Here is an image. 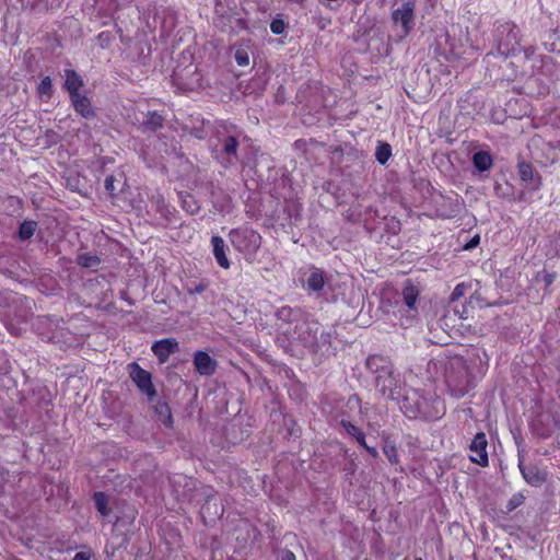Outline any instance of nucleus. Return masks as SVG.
I'll list each match as a JSON object with an SVG mask.
<instances>
[{
    "instance_id": "c756f323",
    "label": "nucleus",
    "mask_w": 560,
    "mask_h": 560,
    "mask_svg": "<svg viewBox=\"0 0 560 560\" xmlns=\"http://www.w3.org/2000/svg\"><path fill=\"white\" fill-rule=\"evenodd\" d=\"M163 124V117L158 114L156 112H152L148 114L145 125L150 127L151 129H156L161 127Z\"/></svg>"
},
{
    "instance_id": "2f4dec72",
    "label": "nucleus",
    "mask_w": 560,
    "mask_h": 560,
    "mask_svg": "<svg viewBox=\"0 0 560 560\" xmlns=\"http://www.w3.org/2000/svg\"><path fill=\"white\" fill-rule=\"evenodd\" d=\"M270 30L276 35H281L285 31V23L282 19H273L270 23Z\"/></svg>"
},
{
    "instance_id": "72a5a7b5",
    "label": "nucleus",
    "mask_w": 560,
    "mask_h": 560,
    "mask_svg": "<svg viewBox=\"0 0 560 560\" xmlns=\"http://www.w3.org/2000/svg\"><path fill=\"white\" fill-rule=\"evenodd\" d=\"M466 289H467V287L464 283H458L454 288V290L450 296V302L454 303V302L458 301L465 294Z\"/></svg>"
},
{
    "instance_id": "603ef678",
    "label": "nucleus",
    "mask_w": 560,
    "mask_h": 560,
    "mask_svg": "<svg viewBox=\"0 0 560 560\" xmlns=\"http://www.w3.org/2000/svg\"><path fill=\"white\" fill-rule=\"evenodd\" d=\"M416 560H422L421 558H417Z\"/></svg>"
},
{
    "instance_id": "8fccbe9b",
    "label": "nucleus",
    "mask_w": 560,
    "mask_h": 560,
    "mask_svg": "<svg viewBox=\"0 0 560 560\" xmlns=\"http://www.w3.org/2000/svg\"><path fill=\"white\" fill-rule=\"evenodd\" d=\"M529 50H530L529 48H528V49H525V52H526V55H527V56H528V55H530V51H529Z\"/></svg>"
},
{
    "instance_id": "58836bf2",
    "label": "nucleus",
    "mask_w": 560,
    "mask_h": 560,
    "mask_svg": "<svg viewBox=\"0 0 560 560\" xmlns=\"http://www.w3.org/2000/svg\"><path fill=\"white\" fill-rule=\"evenodd\" d=\"M105 188L107 191L113 192L115 190L114 178L112 176L106 177Z\"/></svg>"
},
{
    "instance_id": "49530a36",
    "label": "nucleus",
    "mask_w": 560,
    "mask_h": 560,
    "mask_svg": "<svg viewBox=\"0 0 560 560\" xmlns=\"http://www.w3.org/2000/svg\"><path fill=\"white\" fill-rule=\"evenodd\" d=\"M202 290H203V288H202V287H197V288H196V290H195V292L200 293Z\"/></svg>"
},
{
    "instance_id": "ea45409f",
    "label": "nucleus",
    "mask_w": 560,
    "mask_h": 560,
    "mask_svg": "<svg viewBox=\"0 0 560 560\" xmlns=\"http://www.w3.org/2000/svg\"><path fill=\"white\" fill-rule=\"evenodd\" d=\"M90 553L88 552H78L74 555L72 560H90Z\"/></svg>"
},
{
    "instance_id": "423d86ee",
    "label": "nucleus",
    "mask_w": 560,
    "mask_h": 560,
    "mask_svg": "<svg viewBox=\"0 0 560 560\" xmlns=\"http://www.w3.org/2000/svg\"><path fill=\"white\" fill-rule=\"evenodd\" d=\"M416 1L407 0L392 13L395 25L401 27L402 36H407L415 27Z\"/></svg>"
},
{
    "instance_id": "e433bc0d",
    "label": "nucleus",
    "mask_w": 560,
    "mask_h": 560,
    "mask_svg": "<svg viewBox=\"0 0 560 560\" xmlns=\"http://www.w3.org/2000/svg\"><path fill=\"white\" fill-rule=\"evenodd\" d=\"M480 243V236L478 234H476L475 236H472L470 238L469 242H467L465 245H464V249L465 250H470L475 247H477Z\"/></svg>"
},
{
    "instance_id": "9d476101",
    "label": "nucleus",
    "mask_w": 560,
    "mask_h": 560,
    "mask_svg": "<svg viewBox=\"0 0 560 560\" xmlns=\"http://www.w3.org/2000/svg\"><path fill=\"white\" fill-rule=\"evenodd\" d=\"M520 179L532 190H538L541 186V176L528 162L522 160L517 163Z\"/></svg>"
},
{
    "instance_id": "1a4fd4ad",
    "label": "nucleus",
    "mask_w": 560,
    "mask_h": 560,
    "mask_svg": "<svg viewBox=\"0 0 560 560\" xmlns=\"http://www.w3.org/2000/svg\"><path fill=\"white\" fill-rule=\"evenodd\" d=\"M487 438L483 432H478L472 439L469 450L472 453L470 455V460L480 465L481 467H486L489 464L488 453H487Z\"/></svg>"
},
{
    "instance_id": "412c9836",
    "label": "nucleus",
    "mask_w": 560,
    "mask_h": 560,
    "mask_svg": "<svg viewBox=\"0 0 560 560\" xmlns=\"http://www.w3.org/2000/svg\"><path fill=\"white\" fill-rule=\"evenodd\" d=\"M392 156V147L387 142L378 141L375 150V159L381 165H385Z\"/></svg>"
},
{
    "instance_id": "cd10ccee",
    "label": "nucleus",
    "mask_w": 560,
    "mask_h": 560,
    "mask_svg": "<svg viewBox=\"0 0 560 560\" xmlns=\"http://www.w3.org/2000/svg\"><path fill=\"white\" fill-rule=\"evenodd\" d=\"M237 147H238V142L236 141V139L234 137H228L224 140L223 150H224V153L229 156V162H232V160H231L232 156L235 158Z\"/></svg>"
},
{
    "instance_id": "f8f14e48",
    "label": "nucleus",
    "mask_w": 560,
    "mask_h": 560,
    "mask_svg": "<svg viewBox=\"0 0 560 560\" xmlns=\"http://www.w3.org/2000/svg\"><path fill=\"white\" fill-rule=\"evenodd\" d=\"M195 370L202 376H210L215 372L217 361L205 351H197L194 354Z\"/></svg>"
},
{
    "instance_id": "0eeeda50",
    "label": "nucleus",
    "mask_w": 560,
    "mask_h": 560,
    "mask_svg": "<svg viewBox=\"0 0 560 560\" xmlns=\"http://www.w3.org/2000/svg\"><path fill=\"white\" fill-rule=\"evenodd\" d=\"M128 371H129L130 378L135 382L138 389L142 394H144L149 400H152L156 395V390L152 383L151 373L143 370L137 363L129 364Z\"/></svg>"
},
{
    "instance_id": "37998d69",
    "label": "nucleus",
    "mask_w": 560,
    "mask_h": 560,
    "mask_svg": "<svg viewBox=\"0 0 560 560\" xmlns=\"http://www.w3.org/2000/svg\"><path fill=\"white\" fill-rule=\"evenodd\" d=\"M217 25L224 28L226 26V23L224 21V16L223 15H220L217 20Z\"/></svg>"
},
{
    "instance_id": "a19ab883",
    "label": "nucleus",
    "mask_w": 560,
    "mask_h": 560,
    "mask_svg": "<svg viewBox=\"0 0 560 560\" xmlns=\"http://www.w3.org/2000/svg\"><path fill=\"white\" fill-rule=\"evenodd\" d=\"M533 430L534 432L539 435V436H542V438H546L549 435V432L548 431H545V430H539L536 425V423L533 424Z\"/></svg>"
},
{
    "instance_id": "7ed1b4c3",
    "label": "nucleus",
    "mask_w": 560,
    "mask_h": 560,
    "mask_svg": "<svg viewBox=\"0 0 560 560\" xmlns=\"http://www.w3.org/2000/svg\"><path fill=\"white\" fill-rule=\"evenodd\" d=\"M445 384L448 393L460 398L472 387V377L463 358H454L445 368Z\"/></svg>"
},
{
    "instance_id": "de8ad7c7",
    "label": "nucleus",
    "mask_w": 560,
    "mask_h": 560,
    "mask_svg": "<svg viewBox=\"0 0 560 560\" xmlns=\"http://www.w3.org/2000/svg\"><path fill=\"white\" fill-rule=\"evenodd\" d=\"M464 313H466V307H465V305H463V312H462V314H460V317H463V314H464Z\"/></svg>"
},
{
    "instance_id": "aec40b11",
    "label": "nucleus",
    "mask_w": 560,
    "mask_h": 560,
    "mask_svg": "<svg viewBox=\"0 0 560 560\" xmlns=\"http://www.w3.org/2000/svg\"><path fill=\"white\" fill-rule=\"evenodd\" d=\"M325 283L323 272L315 269L311 271L306 279V288L311 291L318 292L323 289Z\"/></svg>"
},
{
    "instance_id": "473e14b6",
    "label": "nucleus",
    "mask_w": 560,
    "mask_h": 560,
    "mask_svg": "<svg viewBox=\"0 0 560 560\" xmlns=\"http://www.w3.org/2000/svg\"><path fill=\"white\" fill-rule=\"evenodd\" d=\"M295 313L296 312L293 308H291L289 306H283L278 310L277 316L279 319L290 322V320H292Z\"/></svg>"
},
{
    "instance_id": "f257e3e1",
    "label": "nucleus",
    "mask_w": 560,
    "mask_h": 560,
    "mask_svg": "<svg viewBox=\"0 0 560 560\" xmlns=\"http://www.w3.org/2000/svg\"><path fill=\"white\" fill-rule=\"evenodd\" d=\"M440 400L422 396L419 390L411 389L406 393L400 401V410L409 419L436 420L440 419L444 410L439 409Z\"/></svg>"
},
{
    "instance_id": "c9c22d12",
    "label": "nucleus",
    "mask_w": 560,
    "mask_h": 560,
    "mask_svg": "<svg viewBox=\"0 0 560 560\" xmlns=\"http://www.w3.org/2000/svg\"><path fill=\"white\" fill-rule=\"evenodd\" d=\"M183 205H184V208H185L189 213H195V212L199 209V206H198V205H197V202L192 199V197H188L187 199H184Z\"/></svg>"
},
{
    "instance_id": "f03ea898",
    "label": "nucleus",
    "mask_w": 560,
    "mask_h": 560,
    "mask_svg": "<svg viewBox=\"0 0 560 560\" xmlns=\"http://www.w3.org/2000/svg\"><path fill=\"white\" fill-rule=\"evenodd\" d=\"M365 368L375 375L374 382L378 390L388 398H395L398 381L394 375L392 361L387 357L373 354L365 360Z\"/></svg>"
},
{
    "instance_id": "09e8293b",
    "label": "nucleus",
    "mask_w": 560,
    "mask_h": 560,
    "mask_svg": "<svg viewBox=\"0 0 560 560\" xmlns=\"http://www.w3.org/2000/svg\"><path fill=\"white\" fill-rule=\"evenodd\" d=\"M550 60H551V59H550V57H547V59H546V60H542V62L546 65V63H547L548 61H550Z\"/></svg>"
},
{
    "instance_id": "6e6552de",
    "label": "nucleus",
    "mask_w": 560,
    "mask_h": 560,
    "mask_svg": "<svg viewBox=\"0 0 560 560\" xmlns=\"http://www.w3.org/2000/svg\"><path fill=\"white\" fill-rule=\"evenodd\" d=\"M517 466L522 477L530 487H541L548 479V471L546 469H541L534 464L526 465L524 457L520 453Z\"/></svg>"
},
{
    "instance_id": "c85d7f7f",
    "label": "nucleus",
    "mask_w": 560,
    "mask_h": 560,
    "mask_svg": "<svg viewBox=\"0 0 560 560\" xmlns=\"http://www.w3.org/2000/svg\"><path fill=\"white\" fill-rule=\"evenodd\" d=\"M525 501V495L523 492L514 493L506 503V512L510 513L521 506Z\"/></svg>"
},
{
    "instance_id": "3c124183",
    "label": "nucleus",
    "mask_w": 560,
    "mask_h": 560,
    "mask_svg": "<svg viewBox=\"0 0 560 560\" xmlns=\"http://www.w3.org/2000/svg\"><path fill=\"white\" fill-rule=\"evenodd\" d=\"M529 50H530L529 48H528V49H525V52H526V55H527V56H528V55H530V51H529Z\"/></svg>"
},
{
    "instance_id": "393cba45",
    "label": "nucleus",
    "mask_w": 560,
    "mask_h": 560,
    "mask_svg": "<svg viewBox=\"0 0 560 560\" xmlns=\"http://www.w3.org/2000/svg\"><path fill=\"white\" fill-rule=\"evenodd\" d=\"M78 264L84 268H97L100 259L95 255L81 254L78 256Z\"/></svg>"
},
{
    "instance_id": "f704fd0d",
    "label": "nucleus",
    "mask_w": 560,
    "mask_h": 560,
    "mask_svg": "<svg viewBox=\"0 0 560 560\" xmlns=\"http://www.w3.org/2000/svg\"><path fill=\"white\" fill-rule=\"evenodd\" d=\"M352 439H355V441L363 447H365L368 445L366 441H365V435L364 433L358 429L357 427H354L352 424Z\"/></svg>"
},
{
    "instance_id": "bb28decb",
    "label": "nucleus",
    "mask_w": 560,
    "mask_h": 560,
    "mask_svg": "<svg viewBox=\"0 0 560 560\" xmlns=\"http://www.w3.org/2000/svg\"><path fill=\"white\" fill-rule=\"evenodd\" d=\"M383 453L387 457V459L390 464L398 463V452H397V447L394 443H392L389 441H385V444L383 446Z\"/></svg>"
},
{
    "instance_id": "5701e85b",
    "label": "nucleus",
    "mask_w": 560,
    "mask_h": 560,
    "mask_svg": "<svg viewBox=\"0 0 560 560\" xmlns=\"http://www.w3.org/2000/svg\"><path fill=\"white\" fill-rule=\"evenodd\" d=\"M556 279L555 272H549L546 269L538 271L534 278V282L537 284L542 283L545 290H548V288L553 283Z\"/></svg>"
},
{
    "instance_id": "a878e982",
    "label": "nucleus",
    "mask_w": 560,
    "mask_h": 560,
    "mask_svg": "<svg viewBox=\"0 0 560 560\" xmlns=\"http://www.w3.org/2000/svg\"><path fill=\"white\" fill-rule=\"evenodd\" d=\"M36 230V222L34 221H24L19 230V235L22 240L31 238Z\"/></svg>"
},
{
    "instance_id": "20e7f679",
    "label": "nucleus",
    "mask_w": 560,
    "mask_h": 560,
    "mask_svg": "<svg viewBox=\"0 0 560 560\" xmlns=\"http://www.w3.org/2000/svg\"><path fill=\"white\" fill-rule=\"evenodd\" d=\"M229 240L237 252L244 254L255 253L261 244L260 235L249 228L232 230L229 234Z\"/></svg>"
},
{
    "instance_id": "4c0bfd02",
    "label": "nucleus",
    "mask_w": 560,
    "mask_h": 560,
    "mask_svg": "<svg viewBox=\"0 0 560 560\" xmlns=\"http://www.w3.org/2000/svg\"><path fill=\"white\" fill-rule=\"evenodd\" d=\"M280 560H295V555L292 551L284 549L280 553Z\"/></svg>"
},
{
    "instance_id": "a211bd4d",
    "label": "nucleus",
    "mask_w": 560,
    "mask_h": 560,
    "mask_svg": "<svg viewBox=\"0 0 560 560\" xmlns=\"http://www.w3.org/2000/svg\"><path fill=\"white\" fill-rule=\"evenodd\" d=\"M418 296H419L418 288L410 280H407L405 282V287L402 289V300L409 310L416 308V303H417Z\"/></svg>"
},
{
    "instance_id": "2eb2a0df",
    "label": "nucleus",
    "mask_w": 560,
    "mask_h": 560,
    "mask_svg": "<svg viewBox=\"0 0 560 560\" xmlns=\"http://www.w3.org/2000/svg\"><path fill=\"white\" fill-rule=\"evenodd\" d=\"M213 255L218 265L224 269L230 268V261L225 254V243L221 236H212L211 238Z\"/></svg>"
},
{
    "instance_id": "f3484780",
    "label": "nucleus",
    "mask_w": 560,
    "mask_h": 560,
    "mask_svg": "<svg viewBox=\"0 0 560 560\" xmlns=\"http://www.w3.org/2000/svg\"><path fill=\"white\" fill-rule=\"evenodd\" d=\"M66 82L65 86L69 92L70 97L74 96V94H81L80 89L83 86L82 78L72 69H67L65 71Z\"/></svg>"
},
{
    "instance_id": "4468645a",
    "label": "nucleus",
    "mask_w": 560,
    "mask_h": 560,
    "mask_svg": "<svg viewBox=\"0 0 560 560\" xmlns=\"http://www.w3.org/2000/svg\"><path fill=\"white\" fill-rule=\"evenodd\" d=\"M74 110L84 118H91L94 116V110L91 105V101L83 94H74L70 97Z\"/></svg>"
},
{
    "instance_id": "a18cd8bd",
    "label": "nucleus",
    "mask_w": 560,
    "mask_h": 560,
    "mask_svg": "<svg viewBox=\"0 0 560 560\" xmlns=\"http://www.w3.org/2000/svg\"><path fill=\"white\" fill-rule=\"evenodd\" d=\"M557 247H558V252L560 253V233H559V236L557 238Z\"/></svg>"
},
{
    "instance_id": "4be33fe9",
    "label": "nucleus",
    "mask_w": 560,
    "mask_h": 560,
    "mask_svg": "<svg viewBox=\"0 0 560 560\" xmlns=\"http://www.w3.org/2000/svg\"><path fill=\"white\" fill-rule=\"evenodd\" d=\"M37 93H38V96L40 97V100L45 101V102L51 97L52 82H51L50 77L43 78V80L38 84Z\"/></svg>"
},
{
    "instance_id": "dca6fc26",
    "label": "nucleus",
    "mask_w": 560,
    "mask_h": 560,
    "mask_svg": "<svg viewBox=\"0 0 560 560\" xmlns=\"http://www.w3.org/2000/svg\"><path fill=\"white\" fill-rule=\"evenodd\" d=\"M234 59L240 67L249 65V54L252 51L250 40H243L234 46Z\"/></svg>"
},
{
    "instance_id": "9b49d317",
    "label": "nucleus",
    "mask_w": 560,
    "mask_h": 560,
    "mask_svg": "<svg viewBox=\"0 0 560 560\" xmlns=\"http://www.w3.org/2000/svg\"><path fill=\"white\" fill-rule=\"evenodd\" d=\"M178 348V342L174 338H165L162 340L155 341L151 350L154 355L158 358L160 363H165L170 355L174 353Z\"/></svg>"
},
{
    "instance_id": "79ce46f5",
    "label": "nucleus",
    "mask_w": 560,
    "mask_h": 560,
    "mask_svg": "<svg viewBox=\"0 0 560 560\" xmlns=\"http://www.w3.org/2000/svg\"><path fill=\"white\" fill-rule=\"evenodd\" d=\"M364 448L370 453V455L372 457H377L378 456V453H377V450H376L375 445L371 446V445L368 444Z\"/></svg>"
},
{
    "instance_id": "39448f33",
    "label": "nucleus",
    "mask_w": 560,
    "mask_h": 560,
    "mask_svg": "<svg viewBox=\"0 0 560 560\" xmlns=\"http://www.w3.org/2000/svg\"><path fill=\"white\" fill-rule=\"evenodd\" d=\"M517 26L510 21L497 22L494 30V38L498 43V48L502 54H509L515 50L520 44Z\"/></svg>"
},
{
    "instance_id": "c03bdc74",
    "label": "nucleus",
    "mask_w": 560,
    "mask_h": 560,
    "mask_svg": "<svg viewBox=\"0 0 560 560\" xmlns=\"http://www.w3.org/2000/svg\"><path fill=\"white\" fill-rule=\"evenodd\" d=\"M372 212L376 214L377 211L374 210L372 207L368 206L364 211L365 215H370Z\"/></svg>"
},
{
    "instance_id": "ddd939ff",
    "label": "nucleus",
    "mask_w": 560,
    "mask_h": 560,
    "mask_svg": "<svg viewBox=\"0 0 560 560\" xmlns=\"http://www.w3.org/2000/svg\"><path fill=\"white\" fill-rule=\"evenodd\" d=\"M436 45L439 48L443 49L445 54H450L453 57H460L464 51L462 50V45L458 40H456L448 31L440 34L436 38Z\"/></svg>"
},
{
    "instance_id": "b1692460",
    "label": "nucleus",
    "mask_w": 560,
    "mask_h": 560,
    "mask_svg": "<svg viewBox=\"0 0 560 560\" xmlns=\"http://www.w3.org/2000/svg\"><path fill=\"white\" fill-rule=\"evenodd\" d=\"M94 502L97 511L101 513L102 516H107L110 512L108 509V499L107 495L103 492H95L94 494Z\"/></svg>"
},
{
    "instance_id": "7c9ffc66",
    "label": "nucleus",
    "mask_w": 560,
    "mask_h": 560,
    "mask_svg": "<svg viewBox=\"0 0 560 560\" xmlns=\"http://www.w3.org/2000/svg\"><path fill=\"white\" fill-rule=\"evenodd\" d=\"M156 411L159 412L160 417L162 418L163 422L166 425L172 424V415H171L170 408L166 404L158 405Z\"/></svg>"
},
{
    "instance_id": "6ab92c4d",
    "label": "nucleus",
    "mask_w": 560,
    "mask_h": 560,
    "mask_svg": "<svg viewBox=\"0 0 560 560\" xmlns=\"http://www.w3.org/2000/svg\"><path fill=\"white\" fill-rule=\"evenodd\" d=\"M472 164L479 172H486L493 165V160L488 152L478 151L472 155Z\"/></svg>"
}]
</instances>
